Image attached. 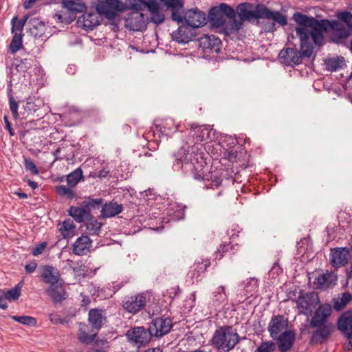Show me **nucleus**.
<instances>
[{
  "mask_svg": "<svg viewBox=\"0 0 352 352\" xmlns=\"http://www.w3.org/2000/svg\"><path fill=\"white\" fill-rule=\"evenodd\" d=\"M296 34L300 40V50L296 49L294 43L292 47L282 49L278 54V58L285 65H298L304 58H310L314 54V47L311 42V36L308 29L298 25L295 28Z\"/></svg>",
  "mask_w": 352,
  "mask_h": 352,
  "instance_id": "f257e3e1",
  "label": "nucleus"
},
{
  "mask_svg": "<svg viewBox=\"0 0 352 352\" xmlns=\"http://www.w3.org/2000/svg\"><path fill=\"white\" fill-rule=\"evenodd\" d=\"M292 19L297 25L304 26L305 28L308 29V33L311 36L314 45L319 47L324 45V32H327L329 29L338 32L342 26V23L338 21L319 20L299 12L294 13Z\"/></svg>",
  "mask_w": 352,
  "mask_h": 352,
  "instance_id": "f03ea898",
  "label": "nucleus"
},
{
  "mask_svg": "<svg viewBox=\"0 0 352 352\" xmlns=\"http://www.w3.org/2000/svg\"><path fill=\"white\" fill-rule=\"evenodd\" d=\"M201 154L198 152H190L182 147L172 156L173 166L177 170L182 169L186 173L190 171L196 180H206V175L204 170L206 162Z\"/></svg>",
  "mask_w": 352,
  "mask_h": 352,
  "instance_id": "7ed1b4c3",
  "label": "nucleus"
},
{
  "mask_svg": "<svg viewBox=\"0 0 352 352\" xmlns=\"http://www.w3.org/2000/svg\"><path fill=\"white\" fill-rule=\"evenodd\" d=\"M236 329L232 326H223L216 329L211 339V344L217 349L226 351L233 349L239 342Z\"/></svg>",
  "mask_w": 352,
  "mask_h": 352,
  "instance_id": "20e7f679",
  "label": "nucleus"
},
{
  "mask_svg": "<svg viewBox=\"0 0 352 352\" xmlns=\"http://www.w3.org/2000/svg\"><path fill=\"white\" fill-rule=\"evenodd\" d=\"M96 12L100 16H104L108 20L116 19L119 12L124 11L120 0H97L92 3Z\"/></svg>",
  "mask_w": 352,
  "mask_h": 352,
  "instance_id": "39448f33",
  "label": "nucleus"
},
{
  "mask_svg": "<svg viewBox=\"0 0 352 352\" xmlns=\"http://www.w3.org/2000/svg\"><path fill=\"white\" fill-rule=\"evenodd\" d=\"M264 4H257L255 6L254 10H253V5L252 3L244 2L239 3L236 7V11L240 18L239 21H247L252 24L254 21L258 19L263 18ZM258 23V21H256V24Z\"/></svg>",
  "mask_w": 352,
  "mask_h": 352,
  "instance_id": "423d86ee",
  "label": "nucleus"
},
{
  "mask_svg": "<svg viewBox=\"0 0 352 352\" xmlns=\"http://www.w3.org/2000/svg\"><path fill=\"white\" fill-rule=\"evenodd\" d=\"M172 327L173 323L170 318L157 317L150 323L148 331L153 333V337L161 338L168 334Z\"/></svg>",
  "mask_w": 352,
  "mask_h": 352,
  "instance_id": "0eeeda50",
  "label": "nucleus"
},
{
  "mask_svg": "<svg viewBox=\"0 0 352 352\" xmlns=\"http://www.w3.org/2000/svg\"><path fill=\"white\" fill-rule=\"evenodd\" d=\"M184 22L188 26L192 28L203 27L206 24L207 16L206 14L200 11L198 8L189 9L185 13L184 16Z\"/></svg>",
  "mask_w": 352,
  "mask_h": 352,
  "instance_id": "6e6552de",
  "label": "nucleus"
},
{
  "mask_svg": "<svg viewBox=\"0 0 352 352\" xmlns=\"http://www.w3.org/2000/svg\"><path fill=\"white\" fill-rule=\"evenodd\" d=\"M126 336L129 340L142 345L147 344L151 337H153V333L144 327H136L131 329L127 331Z\"/></svg>",
  "mask_w": 352,
  "mask_h": 352,
  "instance_id": "1a4fd4ad",
  "label": "nucleus"
},
{
  "mask_svg": "<svg viewBox=\"0 0 352 352\" xmlns=\"http://www.w3.org/2000/svg\"><path fill=\"white\" fill-rule=\"evenodd\" d=\"M350 249L347 247L333 248L330 254L331 264L336 268L344 266L348 263Z\"/></svg>",
  "mask_w": 352,
  "mask_h": 352,
  "instance_id": "9d476101",
  "label": "nucleus"
},
{
  "mask_svg": "<svg viewBox=\"0 0 352 352\" xmlns=\"http://www.w3.org/2000/svg\"><path fill=\"white\" fill-rule=\"evenodd\" d=\"M163 4L171 10V19L178 24L184 22L182 14L184 12V0H164Z\"/></svg>",
  "mask_w": 352,
  "mask_h": 352,
  "instance_id": "9b49d317",
  "label": "nucleus"
},
{
  "mask_svg": "<svg viewBox=\"0 0 352 352\" xmlns=\"http://www.w3.org/2000/svg\"><path fill=\"white\" fill-rule=\"evenodd\" d=\"M288 319L283 315L273 316L268 324L267 330L272 339L279 336L287 327Z\"/></svg>",
  "mask_w": 352,
  "mask_h": 352,
  "instance_id": "f8f14e48",
  "label": "nucleus"
},
{
  "mask_svg": "<svg viewBox=\"0 0 352 352\" xmlns=\"http://www.w3.org/2000/svg\"><path fill=\"white\" fill-rule=\"evenodd\" d=\"M187 24L179 26V28L171 34L173 41L178 43L186 44L196 38V34L194 28L190 29Z\"/></svg>",
  "mask_w": 352,
  "mask_h": 352,
  "instance_id": "ddd939ff",
  "label": "nucleus"
},
{
  "mask_svg": "<svg viewBox=\"0 0 352 352\" xmlns=\"http://www.w3.org/2000/svg\"><path fill=\"white\" fill-rule=\"evenodd\" d=\"M137 11L131 13L125 19V26L127 29L133 31H143L147 27L145 21V15Z\"/></svg>",
  "mask_w": 352,
  "mask_h": 352,
  "instance_id": "4468645a",
  "label": "nucleus"
},
{
  "mask_svg": "<svg viewBox=\"0 0 352 352\" xmlns=\"http://www.w3.org/2000/svg\"><path fill=\"white\" fill-rule=\"evenodd\" d=\"M332 313V307L329 303H324L319 306L315 311L314 316L309 322V327L316 328L323 324Z\"/></svg>",
  "mask_w": 352,
  "mask_h": 352,
  "instance_id": "2eb2a0df",
  "label": "nucleus"
},
{
  "mask_svg": "<svg viewBox=\"0 0 352 352\" xmlns=\"http://www.w3.org/2000/svg\"><path fill=\"white\" fill-rule=\"evenodd\" d=\"M146 305V296L143 294L128 296L123 301L124 309L129 313L136 314Z\"/></svg>",
  "mask_w": 352,
  "mask_h": 352,
  "instance_id": "dca6fc26",
  "label": "nucleus"
},
{
  "mask_svg": "<svg viewBox=\"0 0 352 352\" xmlns=\"http://www.w3.org/2000/svg\"><path fill=\"white\" fill-rule=\"evenodd\" d=\"M199 46L204 50H209L210 52L219 53L221 51L222 42L220 38L214 35L205 34L198 39Z\"/></svg>",
  "mask_w": 352,
  "mask_h": 352,
  "instance_id": "f3484780",
  "label": "nucleus"
},
{
  "mask_svg": "<svg viewBox=\"0 0 352 352\" xmlns=\"http://www.w3.org/2000/svg\"><path fill=\"white\" fill-rule=\"evenodd\" d=\"M45 292L54 304L61 303L68 296L63 285L59 282L50 285Z\"/></svg>",
  "mask_w": 352,
  "mask_h": 352,
  "instance_id": "a211bd4d",
  "label": "nucleus"
},
{
  "mask_svg": "<svg viewBox=\"0 0 352 352\" xmlns=\"http://www.w3.org/2000/svg\"><path fill=\"white\" fill-rule=\"evenodd\" d=\"M338 329L349 340L352 338V309L345 311L339 317Z\"/></svg>",
  "mask_w": 352,
  "mask_h": 352,
  "instance_id": "6ab92c4d",
  "label": "nucleus"
},
{
  "mask_svg": "<svg viewBox=\"0 0 352 352\" xmlns=\"http://www.w3.org/2000/svg\"><path fill=\"white\" fill-rule=\"evenodd\" d=\"M23 106L24 111L21 113L22 119H27L32 116V119L30 121L32 123L34 121V118L39 120L43 117V113H41L39 106L36 104L30 97L27 99L25 104Z\"/></svg>",
  "mask_w": 352,
  "mask_h": 352,
  "instance_id": "aec40b11",
  "label": "nucleus"
},
{
  "mask_svg": "<svg viewBox=\"0 0 352 352\" xmlns=\"http://www.w3.org/2000/svg\"><path fill=\"white\" fill-rule=\"evenodd\" d=\"M280 352H287L289 351L295 340V333L292 330H286L283 331L276 339Z\"/></svg>",
  "mask_w": 352,
  "mask_h": 352,
  "instance_id": "412c9836",
  "label": "nucleus"
},
{
  "mask_svg": "<svg viewBox=\"0 0 352 352\" xmlns=\"http://www.w3.org/2000/svg\"><path fill=\"white\" fill-rule=\"evenodd\" d=\"M26 32L34 38L43 36L45 32V25L38 18H31L26 24Z\"/></svg>",
  "mask_w": 352,
  "mask_h": 352,
  "instance_id": "4be33fe9",
  "label": "nucleus"
},
{
  "mask_svg": "<svg viewBox=\"0 0 352 352\" xmlns=\"http://www.w3.org/2000/svg\"><path fill=\"white\" fill-rule=\"evenodd\" d=\"M77 24L85 30H93L100 25L98 16L95 13H85V12L78 18Z\"/></svg>",
  "mask_w": 352,
  "mask_h": 352,
  "instance_id": "5701e85b",
  "label": "nucleus"
},
{
  "mask_svg": "<svg viewBox=\"0 0 352 352\" xmlns=\"http://www.w3.org/2000/svg\"><path fill=\"white\" fill-rule=\"evenodd\" d=\"M103 311L97 308L91 309L88 314V322L94 329L100 330L107 322V318L102 314Z\"/></svg>",
  "mask_w": 352,
  "mask_h": 352,
  "instance_id": "b1692460",
  "label": "nucleus"
},
{
  "mask_svg": "<svg viewBox=\"0 0 352 352\" xmlns=\"http://www.w3.org/2000/svg\"><path fill=\"white\" fill-rule=\"evenodd\" d=\"M62 4L69 15L75 16V19L77 13H84L87 10V6L82 0H62Z\"/></svg>",
  "mask_w": 352,
  "mask_h": 352,
  "instance_id": "393cba45",
  "label": "nucleus"
},
{
  "mask_svg": "<svg viewBox=\"0 0 352 352\" xmlns=\"http://www.w3.org/2000/svg\"><path fill=\"white\" fill-rule=\"evenodd\" d=\"M315 302H319L318 296L316 293L309 292L303 294L302 292L300 291L296 303L298 308L308 310L311 309Z\"/></svg>",
  "mask_w": 352,
  "mask_h": 352,
  "instance_id": "a878e982",
  "label": "nucleus"
},
{
  "mask_svg": "<svg viewBox=\"0 0 352 352\" xmlns=\"http://www.w3.org/2000/svg\"><path fill=\"white\" fill-rule=\"evenodd\" d=\"M43 272L41 277L43 279V282L50 285L59 282L60 273L57 268L50 265H43Z\"/></svg>",
  "mask_w": 352,
  "mask_h": 352,
  "instance_id": "bb28decb",
  "label": "nucleus"
},
{
  "mask_svg": "<svg viewBox=\"0 0 352 352\" xmlns=\"http://www.w3.org/2000/svg\"><path fill=\"white\" fill-rule=\"evenodd\" d=\"M34 63V58L32 56H30V54L28 52L25 57L15 58L13 65H14L18 72L25 73L32 68Z\"/></svg>",
  "mask_w": 352,
  "mask_h": 352,
  "instance_id": "cd10ccee",
  "label": "nucleus"
},
{
  "mask_svg": "<svg viewBox=\"0 0 352 352\" xmlns=\"http://www.w3.org/2000/svg\"><path fill=\"white\" fill-rule=\"evenodd\" d=\"M68 214L77 223H85L88 217H91V213L87 210L82 203L80 206H72L68 210Z\"/></svg>",
  "mask_w": 352,
  "mask_h": 352,
  "instance_id": "c85d7f7f",
  "label": "nucleus"
},
{
  "mask_svg": "<svg viewBox=\"0 0 352 352\" xmlns=\"http://www.w3.org/2000/svg\"><path fill=\"white\" fill-rule=\"evenodd\" d=\"M225 19L218 6L212 7L207 16V20L210 22L212 28H218L223 25Z\"/></svg>",
  "mask_w": 352,
  "mask_h": 352,
  "instance_id": "c756f323",
  "label": "nucleus"
},
{
  "mask_svg": "<svg viewBox=\"0 0 352 352\" xmlns=\"http://www.w3.org/2000/svg\"><path fill=\"white\" fill-rule=\"evenodd\" d=\"M122 209V205L116 202L111 201L104 204H102L100 216L102 219L112 217L121 213Z\"/></svg>",
  "mask_w": 352,
  "mask_h": 352,
  "instance_id": "7c9ffc66",
  "label": "nucleus"
},
{
  "mask_svg": "<svg viewBox=\"0 0 352 352\" xmlns=\"http://www.w3.org/2000/svg\"><path fill=\"white\" fill-rule=\"evenodd\" d=\"M265 19H272L274 22H276L281 26L287 25V19L285 15H283L278 11H273L264 6L263 18Z\"/></svg>",
  "mask_w": 352,
  "mask_h": 352,
  "instance_id": "2f4dec72",
  "label": "nucleus"
},
{
  "mask_svg": "<svg viewBox=\"0 0 352 352\" xmlns=\"http://www.w3.org/2000/svg\"><path fill=\"white\" fill-rule=\"evenodd\" d=\"M336 280L337 276L336 275L333 273L327 272L320 274L316 278L314 284L316 285V289H327Z\"/></svg>",
  "mask_w": 352,
  "mask_h": 352,
  "instance_id": "473e14b6",
  "label": "nucleus"
},
{
  "mask_svg": "<svg viewBox=\"0 0 352 352\" xmlns=\"http://www.w3.org/2000/svg\"><path fill=\"white\" fill-rule=\"evenodd\" d=\"M147 10L151 14L150 21L153 23L158 25L165 21V14L164 12L160 11V3L157 2L155 4H152Z\"/></svg>",
  "mask_w": 352,
  "mask_h": 352,
  "instance_id": "72a5a7b5",
  "label": "nucleus"
},
{
  "mask_svg": "<svg viewBox=\"0 0 352 352\" xmlns=\"http://www.w3.org/2000/svg\"><path fill=\"white\" fill-rule=\"evenodd\" d=\"M242 25V21H239L235 17L230 19L228 21L226 19H225V23L221 28H222L221 31L224 35L228 36L232 34L239 32Z\"/></svg>",
  "mask_w": 352,
  "mask_h": 352,
  "instance_id": "f704fd0d",
  "label": "nucleus"
},
{
  "mask_svg": "<svg viewBox=\"0 0 352 352\" xmlns=\"http://www.w3.org/2000/svg\"><path fill=\"white\" fill-rule=\"evenodd\" d=\"M84 225L86 227L87 234L90 235H99L103 223L98 221V219L91 214V217H88L85 221Z\"/></svg>",
  "mask_w": 352,
  "mask_h": 352,
  "instance_id": "c9c22d12",
  "label": "nucleus"
},
{
  "mask_svg": "<svg viewBox=\"0 0 352 352\" xmlns=\"http://www.w3.org/2000/svg\"><path fill=\"white\" fill-rule=\"evenodd\" d=\"M316 328H318V329L313 333L311 338V342H318V338H321L322 339L327 338L332 331L333 326L331 323H324Z\"/></svg>",
  "mask_w": 352,
  "mask_h": 352,
  "instance_id": "e433bc0d",
  "label": "nucleus"
},
{
  "mask_svg": "<svg viewBox=\"0 0 352 352\" xmlns=\"http://www.w3.org/2000/svg\"><path fill=\"white\" fill-rule=\"evenodd\" d=\"M12 85L10 82V84L8 85V88H7V96L8 98L9 106H10V109L12 112V114L13 116V118L14 120H17L20 117L19 113L18 112L19 104L22 101H21V100L17 101L14 98V97L13 96V90H12Z\"/></svg>",
  "mask_w": 352,
  "mask_h": 352,
  "instance_id": "4c0bfd02",
  "label": "nucleus"
},
{
  "mask_svg": "<svg viewBox=\"0 0 352 352\" xmlns=\"http://www.w3.org/2000/svg\"><path fill=\"white\" fill-rule=\"evenodd\" d=\"M91 242L90 238L87 235H82L78 237L72 245L73 253L76 255L84 254L85 250L87 248V244Z\"/></svg>",
  "mask_w": 352,
  "mask_h": 352,
  "instance_id": "58836bf2",
  "label": "nucleus"
},
{
  "mask_svg": "<svg viewBox=\"0 0 352 352\" xmlns=\"http://www.w3.org/2000/svg\"><path fill=\"white\" fill-rule=\"evenodd\" d=\"M326 69L333 72L342 68L345 65V60L342 56L328 58L324 60Z\"/></svg>",
  "mask_w": 352,
  "mask_h": 352,
  "instance_id": "ea45409f",
  "label": "nucleus"
},
{
  "mask_svg": "<svg viewBox=\"0 0 352 352\" xmlns=\"http://www.w3.org/2000/svg\"><path fill=\"white\" fill-rule=\"evenodd\" d=\"M29 14H25L23 18L20 20H19L18 16H14L11 20V32L12 33L14 32H18V33H22V31L23 30V28L25 26L26 24L28 22L29 19Z\"/></svg>",
  "mask_w": 352,
  "mask_h": 352,
  "instance_id": "a19ab883",
  "label": "nucleus"
},
{
  "mask_svg": "<svg viewBox=\"0 0 352 352\" xmlns=\"http://www.w3.org/2000/svg\"><path fill=\"white\" fill-rule=\"evenodd\" d=\"M81 203L82 206H84V208H85L87 211L91 213V211L99 210L100 208H102L103 204V199H94L89 197L86 198L84 201H82Z\"/></svg>",
  "mask_w": 352,
  "mask_h": 352,
  "instance_id": "79ce46f5",
  "label": "nucleus"
},
{
  "mask_svg": "<svg viewBox=\"0 0 352 352\" xmlns=\"http://www.w3.org/2000/svg\"><path fill=\"white\" fill-rule=\"evenodd\" d=\"M76 226L73 220L71 219H67L63 222L62 225L59 228V231L63 239H67L73 236V232Z\"/></svg>",
  "mask_w": 352,
  "mask_h": 352,
  "instance_id": "37998d69",
  "label": "nucleus"
},
{
  "mask_svg": "<svg viewBox=\"0 0 352 352\" xmlns=\"http://www.w3.org/2000/svg\"><path fill=\"white\" fill-rule=\"evenodd\" d=\"M351 300H352V295L348 292H344L342 294V297H341L340 300L338 298H333V309L336 311H340Z\"/></svg>",
  "mask_w": 352,
  "mask_h": 352,
  "instance_id": "c03bdc74",
  "label": "nucleus"
},
{
  "mask_svg": "<svg viewBox=\"0 0 352 352\" xmlns=\"http://www.w3.org/2000/svg\"><path fill=\"white\" fill-rule=\"evenodd\" d=\"M82 178V170L81 168H78L67 175L66 181L68 186L70 188H73L75 187Z\"/></svg>",
  "mask_w": 352,
  "mask_h": 352,
  "instance_id": "a18cd8bd",
  "label": "nucleus"
},
{
  "mask_svg": "<svg viewBox=\"0 0 352 352\" xmlns=\"http://www.w3.org/2000/svg\"><path fill=\"white\" fill-rule=\"evenodd\" d=\"M23 34L22 33L14 32L9 46L10 51L12 54L23 49Z\"/></svg>",
  "mask_w": 352,
  "mask_h": 352,
  "instance_id": "49530a36",
  "label": "nucleus"
},
{
  "mask_svg": "<svg viewBox=\"0 0 352 352\" xmlns=\"http://www.w3.org/2000/svg\"><path fill=\"white\" fill-rule=\"evenodd\" d=\"M235 246H237V244L232 245L231 243H223V244L221 245L220 248L215 252V254H216L215 258L221 259L222 257H223L225 255H226L227 253H228L229 255L234 254L235 252V251H234Z\"/></svg>",
  "mask_w": 352,
  "mask_h": 352,
  "instance_id": "de8ad7c7",
  "label": "nucleus"
},
{
  "mask_svg": "<svg viewBox=\"0 0 352 352\" xmlns=\"http://www.w3.org/2000/svg\"><path fill=\"white\" fill-rule=\"evenodd\" d=\"M11 318L16 322L28 327H35L37 324L36 319L30 316H12Z\"/></svg>",
  "mask_w": 352,
  "mask_h": 352,
  "instance_id": "09e8293b",
  "label": "nucleus"
},
{
  "mask_svg": "<svg viewBox=\"0 0 352 352\" xmlns=\"http://www.w3.org/2000/svg\"><path fill=\"white\" fill-rule=\"evenodd\" d=\"M22 283L16 285L13 288L6 292V299L9 301L18 300L21 296Z\"/></svg>",
  "mask_w": 352,
  "mask_h": 352,
  "instance_id": "8fccbe9b",
  "label": "nucleus"
},
{
  "mask_svg": "<svg viewBox=\"0 0 352 352\" xmlns=\"http://www.w3.org/2000/svg\"><path fill=\"white\" fill-rule=\"evenodd\" d=\"M56 192L60 196L66 197L69 199H73L76 197L75 192L64 185L56 186Z\"/></svg>",
  "mask_w": 352,
  "mask_h": 352,
  "instance_id": "3c124183",
  "label": "nucleus"
},
{
  "mask_svg": "<svg viewBox=\"0 0 352 352\" xmlns=\"http://www.w3.org/2000/svg\"><path fill=\"white\" fill-rule=\"evenodd\" d=\"M218 8H219L221 12L222 13V14L224 17L227 16L229 19L236 17V11L230 6H229L226 3H221L219 4Z\"/></svg>",
  "mask_w": 352,
  "mask_h": 352,
  "instance_id": "603ef678",
  "label": "nucleus"
},
{
  "mask_svg": "<svg viewBox=\"0 0 352 352\" xmlns=\"http://www.w3.org/2000/svg\"><path fill=\"white\" fill-rule=\"evenodd\" d=\"M122 7L124 8V10H133L135 12L143 10L139 0H125L124 3L122 2Z\"/></svg>",
  "mask_w": 352,
  "mask_h": 352,
  "instance_id": "864d4df0",
  "label": "nucleus"
},
{
  "mask_svg": "<svg viewBox=\"0 0 352 352\" xmlns=\"http://www.w3.org/2000/svg\"><path fill=\"white\" fill-rule=\"evenodd\" d=\"M54 18L57 19L60 23L66 25L71 24L75 20V16L69 15L67 11L56 14Z\"/></svg>",
  "mask_w": 352,
  "mask_h": 352,
  "instance_id": "5fc2aeb1",
  "label": "nucleus"
},
{
  "mask_svg": "<svg viewBox=\"0 0 352 352\" xmlns=\"http://www.w3.org/2000/svg\"><path fill=\"white\" fill-rule=\"evenodd\" d=\"M79 336H78V339L79 340L84 343V344H91L96 338V337L97 336V332L92 334V335H89L87 333H86V331L85 330H82V329H79Z\"/></svg>",
  "mask_w": 352,
  "mask_h": 352,
  "instance_id": "6e6d98bb",
  "label": "nucleus"
},
{
  "mask_svg": "<svg viewBox=\"0 0 352 352\" xmlns=\"http://www.w3.org/2000/svg\"><path fill=\"white\" fill-rule=\"evenodd\" d=\"M275 347V343L273 341H265L263 342L254 352H273Z\"/></svg>",
  "mask_w": 352,
  "mask_h": 352,
  "instance_id": "4d7b16f0",
  "label": "nucleus"
},
{
  "mask_svg": "<svg viewBox=\"0 0 352 352\" xmlns=\"http://www.w3.org/2000/svg\"><path fill=\"white\" fill-rule=\"evenodd\" d=\"M24 166L27 170H30L33 175H38V170L34 161L30 158H25Z\"/></svg>",
  "mask_w": 352,
  "mask_h": 352,
  "instance_id": "13d9d810",
  "label": "nucleus"
},
{
  "mask_svg": "<svg viewBox=\"0 0 352 352\" xmlns=\"http://www.w3.org/2000/svg\"><path fill=\"white\" fill-rule=\"evenodd\" d=\"M258 288L257 279L254 278H251L248 280V282L245 283L244 286V290L247 293H251Z\"/></svg>",
  "mask_w": 352,
  "mask_h": 352,
  "instance_id": "bf43d9fd",
  "label": "nucleus"
},
{
  "mask_svg": "<svg viewBox=\"0 0 352 352\" xmlns=\"http://www.w3.org/2000/svg\"><path fill=\"white\" fill-rule=\"evenodd\" d=\"M210 262L208 260L203 261L201 262H198L195 264V270H196L198 273L204 272L206 269L210 266Z\"/></svg>",
  "mask_w": 352,
  "mask_h": 352,
  "instance_id": "052dcab7",
  "label": "nucleus"
},
{
  "mask_svg": "<svg viewBox=\"0 0 352 352\" xmlns=\"http://www.w3.org/2000/svg\"><path fill=\"white\" fill-rule=\"evenodd\" d=\"M109 173V170L105 169L94 170L90 173L89 177L93 178H104L106 177Z\"/></svg>",
  "mask_w": 352,
  "mask_h": 352,
  "instance_id": "680f3d73",
  "label": "nucleus"
},
{
  "mask_svg": "<svg viewBox=\"0 0 352 352\" xmlns=\"http://www.w3.org/2000/svg\"><path fill=\"white\" fill-rule=\"evenodd\" d=\"M223 155L224 157L230 162H235L238 155L237 152L236 151H233L232 149L226 150Z\"/></svg>",
  "mask_w": 352,
  "mask_h": 352,
  "instance_id": "e2e57ef3",
  "label": "nucleus"
},
{
  "mask_svg": "<svg viewBox=\"0 0 352 352\" xmlns=\"http://www.w3.org/2000/svg\"><path fill=\"white\" fill-rule=\"evenodd\" d=\"M47 246V242H42L37 245L32 251L34 256L41 254Z\"/></svg>",
  "mask_w": 352,
  "mask_h": 352,
  "instance_id": "0e129e2a",
  "label": "nucleus"
},
{
  "mask_svg": "<svg viewBox=\"0 0 352 352\" xmlns=\"http://www.w3.org/2000/svg\"><path fill=\"white\" fill-rule=\"evenodd\" d=\"M263 30L265 32H274L276 30L274 22H267L263 25Z\"/></svg>",
  "mask_w": 352,
  "mask_h": 352,
  "instance_id": "69168bd1",
  "label": "nucleus"
},
{
  "mask_svg": "<svg viewBox=\"0 0 352 352\" xmlns=\"http://www.w3.org/2000/svg\"><path fill=\"white\" fill-rule=\"evenodd\" d=\"M50 321L54 324H63L65 322V319L60 318V316L56 313H52L50 315Z\"/></svg>",
  "mask_w": 352,
  "mask_h": 352,
  "instance_id": "338daca9",
  "label": "nucleus"
},
{
  "mask_svg": "<svg viewBox=\"0 0 352 352\" xmlns=\"http://www.w3.org/2000/svg\"><path fill=\"white\" fill-rule=\"evenodd\" d=\"M352 14L349 11H342L338 13V19L346 23L348 22L349 19H351Z\"/></svg>",
  "mask_w": 352,
  "mask_h": 352,
  "instance_id": "774afa93",
  "label": "nucleus"
}]
</instances>
